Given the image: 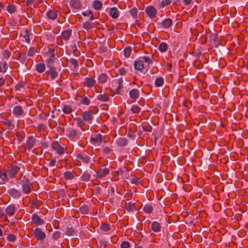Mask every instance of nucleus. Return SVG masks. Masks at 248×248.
I'll list each match as a JSON object with an SVG mask.
<instances>
[{
	"mask_svg": "<svg viewBox=\"0 0 248 248\" xmlns=\"http://www.w3.org/2000/svg\"><path fill=\"white\" fill-rule=\"evenodd\" d=\"M91 177V174L88 173L87 171L84 172L81 176V180L85 182L90 181Z\"/></svg>",
	"mask_w": 248,
	"mask_h": 248,
	"instance_id": "42",
	"label": "nucleus"
},
{
	"mask_svg": "<svg viewBox=\"0 0 248 248\" xmlns=\"http://www.w3.org/2000/svg\"><path fill=\"white\" fill-rule=\"evenodd\" d=\"M69 62L73 65L74 68L76 69L78 67V64L76 59L71 58L69 60Z\"/></svg>",
	"mask_w": 248,
	"mask_h": 248,
	"instance_id": "59",
	"label": "nucleus"
},
{
	"mask_svg": "<svg viewBox=\"0 0 248 248\" xmlns=\"http://www.w3.org/2000/svg\"><path fill=\"white\" fill-rule=\"evenodd\" d=\"M101 229L104 232H108L110 230V226L106 223H102L100 226Z\"/></svg>",
	"mask_w": 248,
	"mask_h": 248,
	"instance_id": "57",
	"label": "nucleus"
},
{
	"mask_svg": "<svg viewBox=\"0 0 248 248\" xmlns=\"http://www.w3.org/2000/svg\"><path fill=\"white\" fill-rule=\"evenodd\" d=\"M97 99L100 101L107 102L109 100V97L108 94L104 93L103 94H99L97 96Z\"/></svg>",
	"mask_w": 248,
	"mask_h": 248,
	"instance_id": "27",
	"label": "nucleus"
},
{
	"mask_svg": "<svg viewBox=\"0 0 248 248\" xmlns=\"http://www.w3.org/2000/svg\"><path fill=\"white\" fill-rule=\"evenodd\" d=\"M19 58H18V60L20 61V62L22 63H24V62H25L26 61V56L25 55V54H21V53H19Z\"/></svg>",
	"mask_w": 248,
	"mask_h": 248,
	"instance_id": "64",
	"label": "nucleus"
},
{
	"mask_svg": "<svg viewBox=\"0 0 248 248\" xmlns=\"http://www.w3.org/2000/svg\"><path fill=\"white\" fill-rule=\"evenodd\" d=\"M48 53L50 55L48 59L46 60V65L53 64L55 62V60L56 58L55 57V50L54 48L48 49Z\"/></svg>",
	"mask_w": 248,
	"mask_h": 248,
	"instance_id": "11",
	"label": "nucleus"
},
{
	"mask_svg": "<svg viewBox=\"0 0 248 248\" xmlns=\"http://www.w3.org/2000/svg\"><path fill=\"white\" fill-rule=\"evenodd\" d=\"M155 86L157 87L162 86L164 84V78L162 77L157 78L155 82Z\"/></svg>",
	"mask_w": 248,
	"mask_h": 248,
	"instance_id": "40",
	"label": "nucleus"
},
{
	"mask_svg": "<svg viewBox=\"0 0 248 248\" xmlns=\"http://www.w3.org/2000/svg\"><path fill=\"white\" fill-rule=\"evenodd\" d=\"M140 58H141V60H142L143 62H144L148 65L152 64L153 62L152 59L151 57L146 56H143L142 57H140Z\"/></svg>",
	"mask_w": 248,
	"mask_h": 248,
	"instance_id": "46",
	"label": "nucleus"
},
{
	"mask_svg": "<svg viewBox=\"0 0 248 248\" xmlns=\"http://www.w3.org/2000/svg\"><path fill=\"white\" fill-rule=\"evenodd\" d=\"M9 179L7 177V174L3 172L0 174V184H3L6 181H8Z\"/></svg>",
	"mask_w": 248,
	"mask_h": 248,
	"instance_id": "39",
	"label": "nucleus"
},
{
	"mask_svg": "<svg viewBox=\"0 0 248 248\" xmlns=\"http://www.w3.org/2000/svg\"><path fill=\"white\" fill-rule=\"evenodd\" d=\"M31 35V33L30 32V31L28 29L25 30L23 34V37L25 39V41L27 43H30V36Z\"/></svg>",
	"mask_w": 248,
	"mask_h": 248,
	"instance_id": "32",
	"label": "nucleus"
},
{
	"mask_svg": "<svg viewBox=\"0 0 248 248\" xmlns=\"http://www.w3.org/2000/svg\"><path fill=\"white\" fill-rule=\"evenodd\" d=\"M92 6L95 10H99L102 8L103 4L101 1L95 0L93 2Z\"/></svg>",
	"mask_w": 248,
	"mask_h": 248,
	"instance_id": "30",
	"label": "nucleus"
},
{
	"mask_svg": "<svg viewBox=\"0 0 248 248\" xmlns=\"http://www.w3.org/2000/svg\"><path fill=\"white\" fill-rule=\"evenodd\" d=\"M173 22L171 19L167 18L163 20L160 24L161 27L164 29H168L171 27Z\"/></svg>",
	"mask_w": 248,
	"mask_h": 248,
	"instance_id": "19",
	"label": "nucleus"
},
{
	"mask_svg": "<svg viewBox=\"0 0 248 248\" xmlns=\"http://www.w3.org/2000/svg\"><path fill=\"white\" fill-rule=\"evenodd\" d=\"M16 9V7L13 4L8 5L6 7V10L10 14L15 13Z\"/></svg>",
	"mask_w": 248,
	"mask_h": 248,
	"instance_id": "51",
	"label": "nucleus"
},
{
	"mask_svg": "<svg viewBox=\"0 0 248 248\" xmlns=\"http://www.w3.org/2000/svg\"><path fill=\"white\" fill-rule=\"evenodd\" d=\"M33 234L34 237L39 241L44 240L46 237V233L39 228H36L34 230Z\"/></svg>",
	"mask_w": 248,
	"mask_h": 248,
	"instance_id": "5",
	"label": "nucleus"
},
{
	"mask_svg": "<svg viewBox=\"0 0 248 248\" xmlns=\"http://www.w3.org/2000/svg\"><path fill=\"white\" fill-rule=\"evenodd\" d=\"M13 113L16 116L18 117L23 114L24 110L21 106H16L13 108Z\"/></svg>",
	"mask_w": 248,
	"mask_h": 248,
	"instance_id": "21",
	"label": "nucleus"
},
{
	"mask_svg": "<svg viewBox=\"0 0 248 248\" xmlns=\"http://www.w3.org/2000/svg\"><path fill=\"white\" fill-rule=\"evenodd\" d=\"M76 232L75 229L73 227L67 228L65 234L68 236L73 235Z\"/></svg>",
	"mask_w": 248,
	"mask_h": 248,
	"instance_id": "52",
	"label": "nucleus"
},
{
	"mask_svg": "<svg viewBox=\"0 0 248 248\" xmlns=\"http://www.w3.org/2000/svg\"><path fill=\"white\" fill-rule=\"evenodd\" d=\"M48 70L46 71V73L50 75L52 80L55 79L59 75V72L61 71L60 67H55L53 64L46 65Z\"/></svg>",
	"mask_w": 248,
	"mask_h": 248,
	"instance_id": "2",
	"label": "nucleus"
},
{
	"mask_svg": "<svg viewBox=\"0 0 248 248\" xmlns=\"http://www.w3.org/2000/svg\"><path fill=\"white\" fill-rule=\"evenodd\" d=\"M75 120L77 121V125L79 127L82 131H84V129H83L82 127L84 124V123L83 122V120H82L80 118H76Z\"/></svg>",
	"mask_w": 248,
	"mask_h": 248,
	"instance_id": "49",
	"label": "nucleus"
},
{
	"mask_svg": "<svg viewBox=\"0 0 248 248\" xmlns=\"http://www.w3.org/2000/svg\"><path fill=\"white\" fill-rule=\"evenodd\" d=\"M69 5L71 8L76 10H80L82 7V5L80 0H70Z\"/></svg>",
	"mask_w": 248,
	"mask_h": 248,
	"instance_id": "16",
	"label": "nucleus"
},
{
	"mask_svg": "<svg viewBox=\"0 0 248 248\" xmlns=\"http://www.w3.org/2000/svg\"><path fill=\"white\" fill-rule=\"evenodd\" d=\"M21 182H22L21 185L23 193L25 194L30 193L32 187V184L29 179L24 176Z\"/></svg>",
	"mask_w": 248,
	"mask_h": 248,
	"instance_id": "3",
	"label": "nucleus"
},
{
	"mask_svg": "<svg viewBox=\"0 0 248 248\" xmlns=\"http://www.w3.org/2000/svg\"><path fill=\"white\" fill-rule=\"evenodd\" d=\"M52 148L60 155L64 153V148L58 141H54L52 143Z\"/></svg>",
	"mask_w": 248,
	"mask_h": 248,
	"instance_id": "8",
	"label": "nucleus"
},
{
	"mask_svg": "<svg viewBox=\"0 0 248 248\" xmlns=\"http://www.w3.org/2000/svg\"><path fill=\"white\" fill-rule=\"evenodd\" d=\"M16 208L15 204H10L7 206L5 209V212L7 216L9 217L13 216L16 212Z\"/></svg>",
	"mask_w": 248,
	"mask_h": 248,
	"instance_id": "15",
	"label": "nucleus"
},
{
	"mask_svg": "<svg viewBox=\"0 0 248 248\" xmlns=\"http://www.w3.org/2000/svg\"><path fill=\"white\" fill-rule=\"evenodd\" d=\"M20 167L16 165H13L9 167L8 171V175L11 178H13L16 176L17 173L20 171Z\"/></svg>",
	"mask_w": 248,
	"mask_h": 248,
	"instance_id": "7",
	"label": "nucleus"
},
{
	"mask_svg": "<svg viewBox=\"0 0 248 248\" xmlns=\"http://www.w3.org/2000/svg\"><path fill=\"white\" fill-rule=\"evenodd\" d=\"M93 112L91 110L84 111L82 113V117L83 120L89 123H91L93 119Z\"/></svg>",
	"mask_w": 248,
	"mask_h": 248,
	"instance_id": "9",
	"label": "nucleus"
},
{
	"mask_svg": "<svg viewBox=\"0 0 248 248\" xmlns=\"http://www.w3.org/2000/svg\"><path fill=\"white\" fill-rule=\"evenodd\" d=\"M103 153L104 154L107 155V157L109 156L112 152V149L111 148L109 147H104L102 149Z\"/></svg>",
	"mask_w": 248,
	"mask_h": 248,
	"instance_id": "38",
	"label": "nucleus"
},
{
	"mask_svg": "<svg viewBox=\"0 0 248 248\" xmlns=\"http://www.w3.org/2000/svg\"><path fill=\"white\" fill-rule=\"evenodd\" d=\"M4 123L6 125L9 130H13L15 128V125L13 124V121L12 120H6Z\"/></svg>",
	"mask_w": 248,
	"mask_h": 248,
	"instance_id": "41",
	"label": "nucleus"
},
{
	"mask_svg": "<svg viewBox=\"0 0 248 248\" xmlns=\"http://www.w3.org/2000/svg\"><path fill=\"white\" fill-rule=\"evenodd\" d=\"M85 81L87 86L90 88L92 87L95 83L94 79L89 78H85Z\"/></svg>",
	"mask_w": 248,
	"mask_h": 248,
	"instance_id": "37",
	"label": "nucleus"
},
{
	"mask_svg": "<svg viewBox=\"0 0 248 248\" xmlns=\"http://www.w3.org/2000/svg\"><path fill=\"white\" fill-rule=\"evenodd\" d=\"M80 102L82 104L88 106L90 104V101L87 97L84 96L83 97H82L81 98V99L80 100Z\"/></svg>",
	"mask_w": 248,
	"mask_h": 248,
	"instance_id": "60",
	"label": "nucleus"
},
{
	"mask_svg": "<svg viewBox=\"0 0 248 248\" xmlns=\"http://www.w3.org/2000/svg\"><path fill=\"white\" fill-rule=\"evenodd\" d=\"M118 86L116 89L115 91V94L120 93V90L123 88V79L122 78L118 79Z\"/></svg>",
	"mask_w": 248,
	"mask_h": 248,
	"instance_id": "43",
	"label": "nucleus"
},
{
	"mask_svg": "<svg viewBox=\"0 0 248 248\" xmlns=\"http://www.w3.org/2000/svg\"><path fill=\"white\" fill-rule=\"evenodd\" d=\"M117 144L121 147L125 146L127 144V140L125 138H120L117 140Z\"/></svg>",
	"mask_w": 248,
	"mask_h": 248,
	"instance_id": "35",
	"label": "nucleus"
},
{
	"mask_svg": "<svg viewBox=\"0 0 248 248\" xmlns=\"http://www.w3.org/2000/svg\"><path fill=\"white\" fill-rule=\"evenodd\" d=\"M168 46L166 43L162 42L158 46V49L161 52H165L168 49Z\"/></svg>",
	"mask_w": 248,
	"mask_h": 248,
	"instance_id": "36",
	"label": "nucleus"
},
{
	"mask_svg": "<svg viewBox=\"0 0 248 248\" xmlns=\"http://www.w3.org/2000/svg\"><path fill=\"white\" fill-rule=\"evenodd\" d=\"M36 140L35 138L32 137H30L26 142V147L28 150H31L34 145Z\"/></svg>",
	"mask_w": 248,
	"mask_h": 248,
	"instance_id": "23",
	"label": "nucleus"
},
{
	"mask_svg": "<svg viewBox=\"0 0 248 248\" xmlns=\"http://www.w3.org/2000/svg\"><path fill=\"white\" fill-rule=\"evenodd\" d=\"M8 194L14 199H19L21 196L20 191L16 188H12L8 190Z\"/></svg>",
	"mask_w": 248,
	"mask_h": 248,
	"instance_id": "12",
	"label": "nucleus"
},
{
	"mask_svg": "<svg viewBox=\"0 0 248 248\" xmlns=\"http://www.w3.org/2000/svg\"><path fill=\"white\" fill-rule=\"evenodd\" d=\"M35 70L39 73H43L46 70V65L44 63H37L35 66Z\"/></svg>",
	"mask_w": 248,
	"mask_h": 248,
	"instance_id": "26",
	"label": "nucleus"
},
{
	"mask_svg": "<svg viewBox=\"0 0 248 248\" xmlns=\"http://www.w3.org/2000/svg\"><path fill=\"white\" fill-rule=\"evenodd\" d=\"M131 110L134 114H138L140 111V108L137 105H133L131 107Z\"/></svg>",
	"mask_w": 248,
	"mask_h": 248,
	"instance_id": "54",
	"label": "nucleus"
},
{
	"mask_svg": "<svg viewBox=\"0 0 248 248\" xmlns=\"http://www.w3.org/2000/svg\"><path fill=\"white\" fill-rule=\"evenodd\" d=\"M7 239L9 242H14L16 240V237L15 234L11 233L8 235Z\"/></svg>",
	"mask_w": 248,
	"mask_h": 248,
	"instance_id": "58",
	"label": "nucleus"
},
{
	"mask_svg": "<svg viewBox=\"0 0 248 248\" xmlns=\"http://www.w3.org/2000/svg\"><path fill=\"white\" fill-rule=\"evenodd\" d=\"M151 229L155 232H159L161 229V225L160 223L157 221H153L151 224Z\"/></svg>",
	"mask_w": 248,
	"mask_h": 248,
	"instance_id": "22",
	"label": "nucleus"
},
{
	"mask_svg": "<svg viewBox=\"0 0 248 248\" xmlns=\"http://www.w3.org/2000/svg\"><path fill=\"white\" fill-rule=\"evenodd\" d=\"M129 96L131 98L136 100L140 96V92L137 89H132L129 92Z\"/></svg>",
	"mask_w": 248,
	"mask_h": 248,
	"instance_id": "24",
	"label": "nucleus"
},
{
	"mask_svg": "<svg viewBox=\"0 0 248 248\" xmlns=\"http://www.w3.org/2000/svg\"><path fill=\"white\" fill-rule=\"evenodd\" d=\"M26 82L25 81H21L18 84H16L15 88L16 91H20L21 88H24L26 85Z\"/></svg>",
	"mask_w": 248,
	"mask_h": 248,
	"instance_id": "50",
	"label": "nucleus"
},
{
	"mask_svg": "<svg viewBox=\"0 0 248 248\" xmlns=\"http://www.w3.org/2000/svg\"><path fill=\"white\" fill-rule=\"evenodd\" d=\"M61 237V233L59 231H55L53 232L52 235V238L53 240L56 241L58 240Z\"/></svg>",
	"mask_w": 248,
	"mask_h": 248,
	"instance_id": "53",
	"label": "nucleus"
},
{
	"mask_svg": "<svg viewBox=\"0 0 248 248\" xmlns=\"http://www.w3.org/2000/svg\"><path fill=\"white\" fill-rule=\"evenodd\" d=\"M118 9L115 7H113L111 8L109 12V15L111 16V17L113 19L117 18L119 16Z\"/></svg>",
	"mask_w": 248,
	"mask_h": 248,
	"instance_id": "29",
	"label": "nucleus"
},
{
	"mask_svg": "<svg viewBox=\"0 0 248 248\" xmlns=\"http://www.w3.org/2000/svg\"><path fill=\"white\" fill-rule=\"evenodd\" d=\"M171 2L170 0H162L159 6L163 8L170 4Z\"/></svg>",
	"mask_w": 248,
	"mask_h": 248,
	"instance_id": "63",
	"label": "nucleus"
},
{
	"mask_svg": "<svg viewBox=\"0 0 248 248\" xmlns=\"http://www.w3.org/2000/svg\"><path fill=\"white\" fill-rule=\"evenodd\" d=\"M46 15L48 18L54 20L57 19L58 17V12L54 9H51L48 10Z\"/></svg>",
	"mask_w": 248,
	"mask_h": 248,
	"instance_id": "18",
	"label": "nucleus"
},
{
	"mask_svg": "<svg viewBox=\"0 0 248 248\" xmlns=\"http://www.w3.org/2000/svg\"><path fill=\"white\" fill-rule=\"evenodd\" d=\"M108 78V76L106 74L102 73L98 77V81L101 84H104L107 81Z\"/></svg>",
	"mask_w": 248,
	"mask_h": 248,
	"instance_id": "28",
	"label": "nucleus"
},
{
	"mask_svg": "<svg viewBox=\"0 0 248 248\" xmlns=\"http://www.w3.org/2000/svg\"><path fill=\"white\" fill-rule=\"evenodd\" d=\"M144 212L147 214H150L153 211V208L152 205L146 204L144 206L143 209Z\"/></svg>",
	"mask_w": 248,
	"mask_h": 248,
	"instance_id": "48",
	"label": "nucleus"
},
{
	"mask_svg": "<svg viewBox=\"0 0 248 248\" xmlns=\"http://www.w3.org/2000/svg\"><path fill=\"white\" fill-rule=\"evenodd\" d=\"M82 15L84 16H90V19L91 21L95 19L93 11L91 10L82 12Z\"/></svg>",
	"mask_w": 248,
	"mask_h": 248,
	"instance_id": "31",
	"label": "nucleus"
},
{
	"mask_svg": "<svg viewBox=\"0 0 248 248\" xmlns=\"http://www.w3.org/2000/svg\"><path fill=\"white\" fill-rule=\"evenodd\" d=\"M71 47V49H72V50L73 51L74 56H75L76 57L80 55V53H79V52H78L77 51V47L76 45H72Z\"/></svg>",
	"mask_w": 248,
	"mask_h": 248,
	"instance_id": "61",
	"label": "nucleus"
},
{
	"mask_svg": "<svg viewBox=\"0 0 248 248\" xmlns=\"http://www.w3.org/2000/svg\"><path fill=\"white\" fill-rule=\"evenodd\" d=\"M110 172V170L108 168H105L103 169H101L99 171L96 172V178H103L108 175Z\"/></svg>",
	"mask_w": 248,
	"mask_h": 248,
	"instance_id": "17",
	"label": "nucleus"
},
{
	"mask_svg": "<svg viewBox=\"0 0 248 248\" xmlns=\"http://www.w3.org/2000/svg\"><path fill=\"white\" fill-rule=\"evenodd\" d=\"M77 176V173L74 170H67L63 173V177L65 180H73Z\"/></svg>",
	"mask_w": 248,
	"mask_h": 248,
	"instance_id": "14",
	"label": "nucleus"
},
{
	"mask_svg": "<svg viewBox=\"0 0 248 248\" xmlns=\"http://www.w3.org/2000/svg\"><path fill=\"white\" fill-rule=\"evenodd\" d=\"M8 68V64L6 62H0V73H5Z\"/></svg>",
	"mask_w": 248,
	"mask_h": 248,
	"instance_id": "34",
	"label": "nucleus"
},
{
	"mask_svg": "<svg viewBox=\"0 0 248 248\" xmlns=\"http://www.w3.org/2000/svg\"><path fill=\"white\" fill-rule=\"evenodd\" d=\"M82 27L84 29L86 30H89L93 28V23L91 22L87 21L83 23Z\"/></svg>",
	"mask_w": 248,
	"mask_h": 248,
	"instance_id": "45",
	"label": "nucleus"
},
{
	"mask_svg": "<svg viewBox=\"0 0 248 248\" xmlns=\"http://www.w3.org/2000/svg\"><path fill=\"white\" fill-rule=\"evenodd\" d=\"M62 111L65 114H70L73 111V109L70 105H65L62 108Z\"/></svg>",
	"mask_w": 248,
	"mask_h": 248,
	"instance_id": "44",
	"label": "nucleus"
},
{
	"mask_svg": "<svg viewBox=\"0 0 248 248\" xmlns=\"http://www.w3.org/2000/svg\"><path fill=\"white\" fill-rule=\"evenodd\" d=\"M79 211L82 214H87L89 212V207L87 205H83L79 208Z\"/></svg>",
	"mask_w": 248,
	"mask_h": 248,
	"instance_id": "47",
	"label": "nucleus"
},
{
	"mask_svg": "<svg viewBox=\"0 0 248 248\" xmlns=\"http://www.w3.org/2000/svg\"><path fill=\"white\" fill-rule=\"evenodd\" d=\"M77 158L80 159L83 163L89 164L91 158L88 154L84 152L80 153L77 155Z\"/></svg>",
	"mask_w": 248,
	"mask_h": 248,
	"instance_id": "10",
	"label": "nucleus"
},
{
	"mask_svg": "<svg viewBox=\"0 0 248 248\" xmlns=\"http://www.w3.org/2000/svg\"><path fill=\"white\" fill-rule=\"evenodd\" d=\"M32 222L36 226H41L45 223L44 220L37 214H33L31 216Z\"/></svg>",
	"mask_w": 248,
	"mask_h": 248,
	"instance_id": "13",
	"label": "nucleus"
},
{
	"mask_svg": "<svg viewBox=\"0 0 248 248\" xmlns=\"http://www.w3.org/2000/svg\"><path fill=\"white\" fill-rule=\"evenodd\" d=\"M125 209L129 212H133L136 210V206L134 203L128 202L125 204Z\"/></svg>",
	"mask_w": 248,
	"mask_h": 248,
	"instance_id": "33",
	"label": "nucleus"
},
{
	"mask_svg": "<svg viewBox=\"0 0 248 248\" xmlns=\"http://www.w3.org/2000/svg\"><path fill=\"white\" fill-rule=\"evenodd\" d=\"M102 140L103 136L100 133L92 135L90 138L91 142H94V143H101L102 142Z\"/></svg>",
	"mask_w": 248,
	"mask_h": 248,
	"instance_id": "20",
	"label": "nucleus"
},
{
	"mask_svg": "<svg viewBox=\"0 0 248 248\" xmlns=\"http://www.w3.org/2000/svg\"><path fill=\"white\" fill-rule=\"evenodd\" d=\"M132 49L130 47H127L124 50V55L125 57L128 58L130 57Z\"/></svg>",
	"mask_w": 248,
	"mask_h": 248,
	"instance_id": "56",
	"label": "nucleus"
},
{
	"mask_svg": "<svg viewBox=\"0 0 248 248\" xmlns=\"http://www.w3.org/2000/svg\"><path fill=\"white\" fill-rule=\"evenodd\" d=\"M65 135L68 141L75 143L79 142L83 138L80 131L73 127L66 129Z\"/></svg>",
	"mask_w": 248,
	"mask_h": 248,
	"instance_id": "1",
	"label": "nucleus"
},
{
	"mask_svg": "<svg viewBox=\"0 0 248 248\" xmlns=\"http://www.w3.org/2000/svg\"><path fill=\"white\" fill-rule=\"evenodd\" d=\"M134 66L136 70L139 71L140 72H142L145 68L143 62L140 57L138 58L135 61Z\"/></svg>",
	"mask_w": 248,
	"mask_h": 248,
	"instance_id": "6",
	"label": "nucleus"
},
{
	"mask_svg": "<svg viewBox=\"0 0 248 248\" xmlns=\"http://www.w3.org/2000/svg\"><path fill=\"white\" fill-rule=\"evenodd\" d=\"M72 34L71 30H66L62 31V37L65 41H68Z\"/></svg>",
	"mask_w": 248,
	"mask_h": 248,
	"instance_id": "25",
	"label": "nucleus"
},
{
	"mask_svg": "<svg viewBox=\"0 0 248 248\" xmlns=\"http://www.w3.org/2000/svg\"><path fill=\"white\" fill-rule=\"evenodd\" d=\"M130 14L134 18H137L138 16V10L135 8H132L130 10Z\"/></svg>",
	"mask_w": 248,
	"mask_h": 248,
	"instance_id": "55",
	"label": "nucleus"
},
{
	"mask_svg": "<svg viewBox=\"0 0 248 248\" xmlns=\"http://www.w3.org/2000/svg\"><path fill=\"white\" fill-rule=\"evenodd\" d=\"M145 11L148 16L151 19L155 18L157 14L156 9L153 6H147Z\"/></svg>",
	"mask_w": 248,
	"mask_h": 248,
	"instance_id": "4",
	"label": "nucleus"
},
{
	"mask_svg": "<svg viewBox=\"0 0 248 248\" xmlns=\"http://www.w3.org/2000/svg\"><path fill=\"white\" fill-rule=\"evenodd\" d=\"M2 55L5 59H8L11 56V52L9 50L5 49L3 51Z\"/></svg>",
	"mask_w": 248,
	"mask_h": 248,
	"instance_id": "62",
	"label": "nucleus"
}]
</instances>
